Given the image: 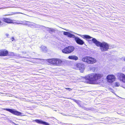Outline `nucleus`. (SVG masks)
<instances>
[{
  "label": "nucleus",
  "mask_w": 125,
  "mask_h": 125,
  "mask_svg": "<svg viewBox=\"0 0 125 125\" xmlns=\"http://www.w3.org/2000/svg\"><path fill=\"white\" fill-rule=\"evenodd\" d=\"M102 73H92L89 74L85 77H83V82L86 83L96 84L99 83V80L103 76Z\"/></svg>",
  "instance_id": "obj_1"
},
{
  "label": "nucleus",
  "mask_w": 125,
  "mask_h": 125,
  "mask_svg": "<svg viewBox=\"0 0 125 125\" xmlns=\"http://www.w3.org/2000/svg\"><path fill=\"white\" fill-rule=\"evenodd\" d=\"M92 40L93 42L97 47H100L101 50L102 51H107L109 49V45L105 42L102 43L98 41L95 38H93Z\"/></svg>",
  "instance_id": "obj_2"
},
{
  "label": "nucleus",
  "mask_w": 125,
  "mask_h": 125,
  "mask_svg": "<svg viewBox=\"0 0 125 125\" xmlns=\"http://www.w3.org/2000/svg\"><path fill=\"white\" fill-rule=\"evenodd\" d=\"M82 61L88 64H93L96 62V60L90 56H85L82 58Z\"/></svg>",
  "instance_id": "obj_3"
},
{
  "label": "nucleus",
  "mask_w": 125,
  "mask_h": 125,
  "mask_svg": "<svg viewBox=\"0 0 125 125\" xmlns=\"http://www.w3.org/2000/svg\"><path fill=\"white\" fill-rule=\"evenodd\" d=\"M48 62L51 64L56 65H60L62 62L61 60L57 59H49L48 60Z\"/></svg>",
  "instance_id": "obj_4"
},
{
  "label": "nucleus",
  "mask_w": 125,
  "mask_h": 125,
  "mask_svg": "<svg viewBox=\"0 0 125 125\" xmlns=\"http://www.w3.org/2000/svg\"><path fill=\"white\" fill-rule=\"evenodd\" d=\"M74 48L73 46H69L67 47L62 50V52L65 54L70 53L74 50Z\"/></svg>",
  "instance_id": "obj_5"
},
{
  "label": "nucleus",
  "mask_w": 125,
  "mask_h": 125,
  "mask_svg": "<svg viewBox=\"0 0 125 125\" xmlns=\"http://www.w3.org/2000/svg\"><path fill=\"white\" fill-rule=\"evenodd\" d=\"M4 110L9 111L11 113L18 116H23V114L21 112H18L14 109L4 108Z\"/></svg>",
  "instance_id": "obj_6"
},
{
  "label": "nucleus",
  "mask_w": 125,
  "mask_h": 125,
  "mask_svg": "<svg viewBox=\"0 0 125 125\" xmlns=\"http://www.w3.org/2000/svg\"><path fill=\"white\" fill-rule=\"evenodd\" d=\"M85 68V65L84 64L78 63L74 66V68L75 70H84Z\"/></svg>",
  "instance_id": "obj_7"
},
{
  "label": "nucleus",
  "mask_w": 125,
  "mask_h": 125,
  "mask_svg": "<svg viewBox=\"0 0 125 125\" xmlns=\"http://www.w3.org/2000/svg\"><path fill=\"white\" fill-rule=\"evenodd\" d=\"M115 77L113 75H109L107 77V81L109 83H111L115 80Z\"/></svg>",
  "instance_id": "obj_8"
},
{
  "label": "nucleus",
  "mask_w": 125,
  "mask_h": 125,
  "mask_svg": "<svg viewBox=\"0 0 125 125\" xmlns=\"http://www.w3.org/2000/svg\"><path fill=\"white\" fill-rule=\"evenodd\" d=\"M9 52L6 49H1L0 50V56H5L8 55Z\"/></svg>",
  "instance_id": "obj_9"
},
{
  "label": "nucleus",
  "mask_w": 125,
  "mask_h": 125,
  "mask_svg": "<svg viewBox=\"0 0 125 125\" xmlns=\"http://www.w3.org/2000/svg\"><path fill=\"white\" fill-rule=\"evenodd\" d=\"M74 40L76 43L78 44L82 45L84 43V42L82 40L80 39L79 38L74 36Z\"/></svg>",
  "instance_id": "obj_10"
},
{
  "label": "nucleus",
  "mask_w": 125,
  "mask_h": 125,
  "mask_svg": "<svg viewBox=\"0 0 125 125\" xmlns=\"http://www.w3.org/2000/svg\"><path fill=\"white\" fill-rule=\"evenodd\" d=\"M2 20L4 22L8 23H11L14 22V20L10 18H3Z\"/></svg>",
  "instance_id": "obj_11"
},
{
  "label": "nucleus",
  "mask_w": 125,
  "mask_h": 125,
  "mask_svg": "<svg viewBox=\"0 0 125 125\" xmlns=\"http://www.w3.org/2000/svg\"><path fill=\"white\" fill-rule=\"evenodd\" d=\"M118 76L120 80L125 83V75L123 73H119Z\"/></svg>",
  "instance_id": "obj_12"
},
{
  "label": "nucleus",
  "mask_w": 125,
  "mask_h": 125,
  "mask_svg": "<svg viewBox=\"0 0 125 125\" xmlns=\"http://www.w3.org/2000/svg\"><path fill=\"white\" fill-rule=\"evenodd\" d=\"M63 34L65 35H67V36L70 38H74V35L71 34L70 33L64 31L63 33Z\"/></svg>",
  "instance_id": "obj_13"
},
{
  "label": "nucleus",
  "mask_w": 125,
  "mask_h": 125,
  "mask_svg": "<svg viewBox=\"0 0 125 125\" xmlns=\"http://www.w3.org/2000/svg\"><path fill=\"white\" fill-rule=\"evenodd\" d=\"M34 121L37 123L40 124H43L44 125H49L47 123L44 122L41 120H36Z\"/></svg>",
  "instance_id": "obj_14"
},
{
  "label": "nucleus",
  "mask_w": 125,
  "mask_h": 125,
  "mask_svg": "<svg viewBox=\"0 0 125 125\" xmlns=\"http://www.w3.org/2000/svg\"><path fill=\"white\" fill-rule=\"evenodd\" d=\"M79 36L81 37L84 39H90L92 38L90 36L88 35H82L80 34H78Z\"/></svg>",
  "instance_id": "obj_15"
},
{
  "label": "nucleus",
  "mask_w": 125,
  "mask_h": 125,
  "mask_svg": "<svg viewBox=\"0 0 125 125\" xmlns=\"http://www.w3.org/2000/svg\"><path fill=\"white\" fill-rule=\"evenodd\" d=\"M68 58L69 59L71 60H78V57L76 56L70 55L69 56Z\"/></svg>",
  "instance_id": "obj_16"
},
{
  "label": "nucleus",
  "mask_w": 125,
  "mask_h": 125,
  "mask_svg": "<svg viewBox=\"0 0 125 125\" xmlns=\"http://www.w3.org/2000/svg\"><path fill=\"white\" fill-rule=\"evenodd\" d=\"M119 83L118 82H115L114 83V85L115 86H118L119 85Z\"/></svg>",
  "instance_id": "obj_17"
},
{
  "label": "nucleus",
  "mask_w": 125,
  "mask_h": 125,
  "mask_svg": "<svg viewBox=\"0 0 125 125\" xmlns=\"http://www.w3.org/2000/svg\"><path fill=\"white\" fill-rule=\"evenodd\" d=\"M18 13H18V12H12L11 13V14H8V15H13L15 14H18Z\"/></svg>",
  "instance_id": "obj_18"
},
{
  "label": "nucleus",
  "mask_w": 125,
  "mask_h": 125,
  "mask_svg": "<svg viewBox=\"0 0 125 125\" xmlns=\"http://www.w3.org/2000/svg\"><path fill=\"white\" fill-rule=\"evenodd\" d=\"M73 100L74 102H75L77 103L78 104L79 103H80V101H79L75 99H73Z\"/></svg>",
  "instance_id": "obj_19"
},
{
  "label": "nucleus",
  "mask_w": 125,
  "mask_h": 125,
  "mask_svg": "<svg viewBox=\"0 0 125 125\" xmlns=\"http://www.w3.org/2000/svg\"><path fill=\"white\" fill-rule=\"evenodd\" d=\"M73 100L74 102H75L77 103L78 104L79 103H80V101H79L75 99H73Z\"/></svg>",
  "instance_id": "obj_20"
},
{
  "label": "nucleus",
  "mask_w": 125,
  "mask_h": 125,
  "mask_svg": "<svg viewBox=\"0 0 125 125\" xmlns=\"http://www.w3.org/2000/svg\"><path fill=\"white\" fill-rule=\"evenodd\" d=\"M49 31L51 32H54L55 31V30L53 29H50Z\"/></svg>",
  "instance_id": "obj_21"
},
{
  "label": "nucleus",
  "mask_w": 125,
  "mask_h": 125,
  "mask_svg": "<svg viewBox=\"0 0 125 125\" xmlns=\"http://www.w3.org/2000/svg\"><path fill=\"white\" fill-rule=\"evenodd\" d=\"M65 89H68V90L69 91H71V90L72 89H71L70 88H65Z\"/></svg>",
  "instance_id": "obj_22"
},
{
  "label": "nucleus",
  "mask_w": 125,
  "mask_h": 125,
  "mask_svg": "<svg viewBox=\"0 0 125 125\" xmlns=\"http://www.w3.org/2000/svg\"><path fill=\"white\" fill-rule=\"evenodd\" d=\"M14 39V38L13 37H12V41H13Z\"/></svg>",
  "instance_id": "obj_23"
},
{
  "label": "nucleus",
  "mask_w": 125,
  "mask_h": 125,
  "mask_svg": "<svg viewBox=\"0 0 125 125\" xmlns=\"http://www.w3.org/2000/svg\"><path fill=\"white\" fill-rule=\"evenodd\" d=\"M2 23L1 21V20L0 19V24H1Z\"/></svg>",
  "instance_id": "obj_24"
},
{
  "label": "nucleus",
  "mask_w": 125,
  "mask_h": 125,
  "mask_svg": "<svg viewBox=\"0 0 125 125\" xmlns=\"http://www.w3.org/2000/svg\"><path fill=\"white\" fill-rule=\"evenodd\" d=\"M81 73H83V71H81Z\"/></svg>",
  "instance_id": "obj_25"
},
{
  "label": "nucleus",
  "mask_w": 125,
  "mask_h": 125,
  "mask_svg": "<svg viewBox=\"0 0 125 125\" xmlns=\"http://www.w3.org/2000/svg\"><path fill=\"white\" fill-rule=\"evenodd\" d=\"M124 60L125 61V58L124 59Z\"/></svg>",
  "instance_id": "obj_26"
}]
</instances>
